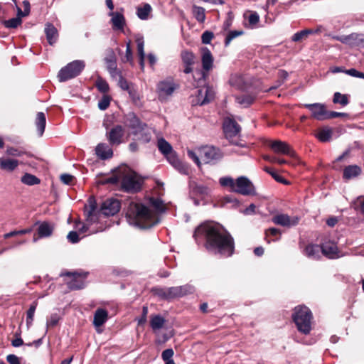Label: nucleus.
Masks as SVG:
<instances>
[{
	"mask_svg": "<svg viewBox=\"0 0 364 364\" xmlns=\"http://www.w3.org/2000/svg\"><path fill=\"white\" fill-rule=\"evenodd\" d=\"M193 237L196 241L200 237H203L207 250L215 254L230 257L234 252L233 238L218 224L205 223L200 225L195 230Z\"/></svg>",
	"mask_w": 364,
	"mask_h": 364,
	"instance_id": "1",
	"label": "nucleus"
},
{
	"mask_svg": "<svg viewBox=\"0 0 364 364\" xmlns=\"http://www.w3.org/2000/svg\"><path fill=\"white\" fill-rule=\"evenodd\" d=\"M154 210L140 203H131L127 212L128 223L141 229L150 228L159 223V213L165 210L164 205L159 198H151Z\"/></svg>",
	"mask_w": 364,
	"mask_h": 364,
	"instance_id": "2",
	"label": "nucleus"
},
{
	"mask_svg": "<svg viewBox=\"0 0 364 364\" xmlns=\"http://www.w3.org/2000/svg\"><path fill=\"white\" fill-rule=\"evenodd\" d=\"M312 314L305 306H298L294 309L293 320L299 332L309 334L311 330Z\"/></svg>",
	"mask_w": 364,
	"mask_h": 364,
	"instance_id": "3",
	"label": "nucleus"
},
{
	"mask_svg": "<svg viewBox=\"0 0 364 364\" xmlns=\"http://www.w3.org/2000/svg\"><path fill=\"white\" fill-rule=\"evenodd\" d=\"M200 53L203 70L196 71L193 75L195 79L198 77V81L196 85L198 87L205 85V77H207L206 73L212 69L213 65V57L208 48H201Z\"/></svg>",
	"mask_w": 364,
	"mask_h": 364,
	"instance_id": "4",
	"label": "nucleus"
},
{
	"mask_svg": "<svg viewBox=\"0 0 364 364\" xmlns=\"http://www.w3.org/2000/svg\"><path fill=\"white\" fill-rule=\"evenodd\" d=\"M85 66L83 60H74L60 69L58 74L60 82H65L75 77L82 72Z\"/></svg>",
	"mask_w": 364,
	"mask_h": 364,
	"instance_id": "5",
	"label": "nucleus"
},
{
	"mask_svg": "<svg viewBox=\"0 0 364 364\" xmlns=\"http://www.w3.org/2000/svg\"><path fill=\"white\" fill-rule=\"evenodd\" d=\"M122 186L128 192H136L140 189L141 183L136 173L125 168L122 178Z\"/></svg>",
	"mask_w": 364,
	"mask_h": 364,
	"instance_id": "6",
	"label": "nucleus"
},
{
	"mask_svg": "<svg viewBox=\"0 0 364 364\" xmlns=\"http://www.w3.org/2000/svg\"><path fill=\"white\" fill-rule=\"evenodd\" d=\"M86 272H66L62 273L61 276H66L70 278L67 284L70 289H80L85 287V279L87 277Z\"/></svg>",
	"mask_w": 364,
	"mask_h": 364,
	"instance_id": "7",
	"label": "nucleus"
},
{
	"mask_svg": "<svg viewBox=\"0 0 364 364\" xmlns=\"http://www.w3.org/2000/svg\"><path fill=\"white\" fill-rule=\"evenodd\" d=\"M178 87L177 85L174 83L173 80L168 79L159 82L157 84L156 91L158 93L159 99L161 101H164L170 97L175 90Z\"/></svg>",
	"mask_w": 364,
	"mask_h": 364,
	"instance_id": "8",
	"label": "nucleus"
},
{
	"mask_svg": "<svg viewBox=\"0 0 364 364\" xmlns=\"http://www.w3.org/2000/svg\"><path fill=\"white\" fill-rule=\"evenodd\" d=\"M198 155L204 164H209L220 159L223 156L220 151L213 146H203L198 149Z\"/></svg>",
	"mask_w": 364,
	"mask_h": 364,
	"instance_id": "9",
	"label": "nucleus"
},
{
	"mask_svg": "<svg viewBox=\"0 0 364 364\" xmlns=\"http://www.w3.org/2000/svg\"><path fill=\"white\" fill-rule=\"evenodd\" d=\"M223 129L226 138L232 144H237V140L234 138L237 137L240 132V127L237 123L230 118H227L224 120Z\"/></svg>",
	"mask_w": 364,
	"mask_h": 364,
	"instance_id": "10",
	"label": "nucleus"
},
{
	"mask_svg": "<svg viewBox=\"0 0 364 364\" xmlns=\"http://www.w3.org/2000/svg\"><path fill=\"white\" fill-rule=\"evenodd\" d=\"M303 107L308 109L311 114V117L318 121L327 120L328 110L323 103L304 104Z\"/></svg>",
	"mask_w": 364,
	"mask_h": 364,
	"instance_id": "11",
	"label": "nucleus"
},
{
	"mask_svg": "<svg viewBox=\"0 0 364 364\" xmlns=\"http://www.w3.org/2000/svg\"><path fill=\"white\" fill-rule=\"evenodd\" d=\"M234 192L248 196L255 193L252 183L246 177L240 176L235 181Z\"/></svg>",
	"mask_w": 364,
	"mask_h": 364,
	"instance_id": "12",
	"label": "nucleus"
},
{
	"mask_svg": "<svg viewBox=\"0 0 364 364\" xmlns=\"http://www.w3.org/2000/svg\"><path fill=\"white\" fill-rule=\"evenodd\" d=\"M121 11H110L108 15L111 17L110 22L113 30L123 31L126 26V19L123 14L124 9L122 8Z\"/></svg>",
	"mask_w": 364,
	"mask_h": 364,
	"instance_id": "13",
	"label": "nucleus"
},
{
	"mask_svg": "<svg viewBox=\"0 0 364 364\" xmlns=\"http://www.w3.org/2000/svg\"><path fill=\"white\" fill-rule=\"evenodd\" d=\"M120 210V203L117 199L109 198L102 203L101 212L105 215H114Z\"/></svg>",
	"mask_w": 364,
	"mask_h": 364,
	"instance_id": "14",
	"label": "nucleus"
},
{
	"mask_svg": "<svg viewBox=\"0 0 364 364\" xmlns=\"http://www.w3.org/2000/svg\"><path fill=\"white\" fill-rule=\"evenodd\" d=\"M197 95V104L203 105L210 102L215 97V90L213 87L209 86H203L199 89Z\"/></svg>",
	"mask_w": 364,
	"mask_h": 364,
	"instance_id": "15",
	"label": "nucleus"
},
{
	"mask_svg": "<svg viewBox=\"0 0 364 364\" xmlns=\"http://www.w3.org/2000/svg\"><path fill=\"white\" fill-rule=\"evenodd\" d=\"M124 134V128L121 125H117L107 131L106 135L109 144L114 146L122 143Z\"/></svg>",
	"mask_w": 364,
	"mask_h": 364,
	"instance_id": "16",
	"label": "nucleus"
},
{
	"mask_svg": "<svg viewBox=\"0 0 364 364\" xmlns=\"http://www.w3.org/2000/svg\"><path fill=\"white\" fill-rule=\"evenodd\" d=\"M321 247L322 254L329 259H337L343 256L340 253L337 245L333 242H326L322 244Z\"/></svg>",
	"mask_w": 364,
	"mask_h": 364,
	"instance_id": "17",
	"label": "nucleus"
},
{
	"mask_svg": "<svg viewBox=\"0 0 364 364\" xmlns=\"http://www.w3.org/2000/svg\"><path fill=\"white\" fill-rule=\"evenodd\" d=\"M165 156L166 157L168 161L180 173L186 175L188 174V165L181 161L174 151L171 152Z\"/></svg>",
	"mask_w": 364,
	"mask_h": 364,
	"instance_id": "18",
	"label": "nucleus"
},
{
	"mask_svg": "<svg viewBox=\"0 0 364 364\" xmlns=\"http://www.w3.org/2000/svg\"><path fill=\"white\" fill-rule=\"evenodd\" d=\"M125 125L132 129V134L137 135L138 129L143 128L144 123H141L138 117L133 112H129L125 117Z\"/></svg>",
	"mask_w": 364,
	"mask_h": 364,
	"instance_id": "19",
	"label": "nucleus"
},
{
	"mask_svg": "<svg viewBox=\"0 0 364 364\" xmlns=\"http://www.w3.org/2000/svg\"><path fill=\"white\" fill-rule=\"evenodd\" d=\"M299 218L296 216L290 217L287 214L274 215V223L283 227L291 228L299 223Z\"/></svg>",
	"mask_w": 364,
	"mask_h": 364,
	"instance_id": "20",
	"label": "nucleus"
},
{
	"mask_svg": "<svg viewBox=\"0 0 364 364\" xmlns=\"http://www.w3.org/2000/svg\"><path fill=\"white\" fill-rule=\"evenodd\" d=\"M168 291L169 299H173L192 293L193 291V288L190 285H183L178 287H168Z\"/></svg>",
	"mask_w": 364,
	"mask_h": 364,
	"instance_id": "21",
	"label": "nucleus"
},
{
	"mask_svg": "<svg viewBox=\"0 0 364 364\" xmlns=\"http://www.w3.org/2000/svg\"><path fill=\"white\" fill-rule=\"evenodd\" d=\"M231 86L237 90H245L250 86V82L247 77L242 75H232L230 79Z\"/></svg>",
	"mask_w": 364,
	"mask_h": 364,
	"instance_id": "22",
	"label": "nucleus"
},
{
	"mask_svg": "<svg viewBox=\"0 0 364 364\" xmlns=\"http://www.w3.org/2000/svg\"><path fill=\"white\" fill-rule=\"evenodd\" d=\"M181 60L185 65L183 72L186 74L193 71L192 66L196 62V56L193 53L188 50H183L181 54Z\"/></svg>",
	"mask_w": 364,
	"mask_h": 364,
	"instance_id": "23",
	"label": "nucleus"
},
{
	"mask_svg": "<svg viewBox=\"0 0 364 364\" xmlns=\"http://www.w3.org/2000/svg\"><path fill=\"white\" fill-rule=\"evenodd\" d=\"M107 319L108 312L107 310L99 308L95 311L93 318V325L97 328V332H101V331L97 330V328L101 327Z\"/></svg>",
	"mask_w": 364,
	"mask_h": 364,
	"instance_id": "24",
	"label": "nucleus"
},
{
	"mask_svg": "<svg viewBox=\"0 0 364 364\" xmlns=\"http://www.w3.org/2000/svg\"><path fill=\"white\" fill-rule=\"evenodd\" d=\"M321 247L318 245L309 244L305 247L303 253L311 259H318L321 257Z\"/></svg>",
	"mask_w": 364,
	"mask_h": 364,
	"instance_id": "25",
	"label": "nucleus"
},
{
	"mask_svg": "<svg viewBox=\"0 0 364 364\" xmlns=\"http://www.w3.org/2000/svg\"><path fill=\"white\" fill-rule=\"evenodd\" d=\"M97 156L101 159H107L112 156V149L106 144H99L95 148Z\"/></svg>",
	"mask_w": 364,
	"mask_h": 364,
	"instance_id": "26",
	"label": "nucleus"
},
{
	"mask_svg": "<svg viewBox=\"0 0 364 364\" xmlns=\"http://www.w3.org/2000/svg\"><path fill=\"white\" fill-rule=\"evenodd\" d=\"M361 173V168L357 165H350L343 170V178L349 180L358 176Z\"/></svg>",
	"mask_w": 364,
	"mask_h": 364,
	"instance_id": "27",
	"label": "nucleus"
},
{
	"mask_svg": "<svg viewBox=\"0 0 364 364\" xmlns=\"http://www.w3.org/2000/svg\"><path fill=\"white\" fill-rule=\"evenodd\" d=\"M19 164L16 159L0 158V167L3 170L13 171Z\"/></svg>",
	"mask_w": 364,
	"mask_h": 364,
	"instance_id": "28",
	"label": "nucleus"
},
{
	"mask_svg": "<svg viewBox=\"0 0 364 364\" xmlns=\"http://www.w3.org/2000/svg\"><path fill=\"white\" fill-rule=\"evenodd\" d=\"M45 33L46 38L50 45L55 43L58 38V31L52 24L48 23L46 26Z\"/></svg>",
	"mask_w": 364,
	"mask_h": 364,
	"instance_id": "29",
	"label": "nucleus"
},
{
	"mask_svg": "<svg viewBox=\"0 0 364 364\" xmlns=\"http://www.w3.org/2000/svg\"><path fill=\"white\" fill-rule=\"evenodd\" d=\"M274 152H279L291 156L294 154L287 143L279 140H274Z\"/></svg>",
	"mask_w": 364,
	"mask_h": 364,
	"instance_id": "30",
	"label": "nucleus"
},
{
	"mask_svg": "<svg viewBox=\"0 0 364 364\" xmlns=\"http://www.w3.org/2000/svg\"><path fill=\"white\" fill-rule=\"evenodd\" d=\"M46 124V115L43 112H39L36 114L35 124L37 127L38 134L39 136H41L45 131Z\"/></svg>",
	"mask_w": 364,
	"mask_h": 364,
	"instance_id": "31",
	"label": "nucleus"
},
{
	"mask_svg": "<svg viewBox=\"0 0 364 364\" xmlns=\"http://www.w3.org/2000/svg\"><path fill=\"white\" fill-rule=\"evenodd\" d=\"M138 139L144 143H148L151 139V130L147 128L145 124H143V128L138 129Z\"/></svg>",
	"mask_w": 364,
	"mask_h": 364,
	"instance_id": "32",
	"label": "nucleus"
},
{
	"mask_svg": "<svg viewBox=\"0 0 364 364\" xmlns=\"http://www.w3.org/2000/svg\"><path fill=\"white\" fill-rule=\"evenodd\" d=\"M107 70L112 77H117L120 72L117 70L116 60L114 56L106 58Z\"/></svg>",
	"mask_w": 364,
	"mask_h": 364,
	"instance_id": "33",
	"label": "nucleus"
},
{
	"mask_svg": "<svg viewBox=\"0 0 364 364\" xmlns=\"http://www.w3.org/2000/svg\"><path fill=\"white\" fill-rule=\"evenodd\" d=\"M151 11L152 8L151 5L149 4H144L142 6H139L136 9V15L141 20H146L148 19Z\"/></svg>",
	"mask_w": 364,
	"mask_h": 364,
	"instance_id": "34",
	"label": "nucleus"
},
{
	"mask_svg": "<svg viewBox=\"0 0 364 364\" xmlns=\"http://www.w3.org/2000/svg\"><path fill=\"white\" fill-rule=\"evenodd\" d=\"M319 31L318 29L313 30V29H304L301 31L296 32L291 37V40L294 42H299L301 41L304 38H306L308 37L310 34L316 33Z\"/></svg>",
	"mask_w": 364,
	"mask_h": 364,
	"instance_id": "35",
	"label": "nucleus"
},
{
	"mask_svg": "<svg viewBox=\"0 0 364 364\" xmlns=\"http://www.w3.org/2000/svg\"><path fill=\"white\" fill-rule=\"evenodd\" d=\"M333 102L334 104H339L342 107H345L349 104V95L347 94H341L339 92H336L333 94Z\"/></svg>",
	"mask_w": 364,
	"mask_h": 364,
	"instance_id": "36",
	"label": "nucleus"
},
{
	"mask_svg": "<svg viewBox=\"0 0 364 364\" xmlns=\"http://www.w3.org/2000/svg\"><path fill=\"white\" fill-rule=\"evenodd\" d=\"M157 146L159 148V150L164 156L173 151L171 145L163 138H161L158 140Z\"/></svg>",
	"mask_w": 364,
	"mask_h": 364,
	"instance_id": "37",
	"label": "nucleus"
},
{
	"mask_svg": "<svg viewBox=\"0 0 364 364\" xmlns=\"http://www.w3.org/2000/svg\"><path fill=\"white\" fill-rule=\"evenodd\" d=\"M244 18L247 20L249 26L254 28L259 22V16L257 12L247 11L244 14Z\"/></svg>",
	"mask_w": 364,
	"mask_h": 364,
	"instance_id": "38",
	"label": "nucleus"
},
{
	"mask_svg": "<svg viewBox=\"0 0 364 364\" xmlns=\"http://www.w3.org/2000/svg\"><path fill=\"white\" fill-rule=\"evenodd\" d=\"M53 230V226L48 223H43L38 227V234L41 237L50 236Z\"/></svg>",
	"mask_w": 364,
	"mask_h": 364,
	"instance_id": "39",
	"label": "nucleus"
},
{
	"mask_svg": "<svg viewBox=\"0 0 364 364\" xmlns=\"http://www.w3.org/2000/svg\"><path fill=\"white\" fill-rule=\"evenodd\" d=\"M164 323L165 319L159 315H155L151 318L150 325L153 330H159L161 328Z\"/></svg>",
	"mask_w": 364,
	"mask_h": 364,
	"instance_id": "40",
	"label": "nucleus"
},
{
	"mask_svg": "<svg viewBox=\"0 0 364 364\" xmlns=\"http://www.w3.org/2000/svg\"><path fill=\"white\" fill-rule=\"evenodd\" d=\"M193 14L196 18V20L200 23H203L205 20V14L204 8L201 6H198L196 5H193L192 7Z\"/></svg>",
	"mask_w": 364,
	"mask_h": 364,
	"instance_id": "41",
	"label": "nucleus"
},
{
	"mask_svg": "<svg viewBox=\"0 0 364 364\" xmlns=\"http://www.w3.org/2000/svg\"><path fill=\"white\" fill-rule=\"evenodd\" d=\"M37 306V302L34 301L33 304L30 306L28 310L26 313V325L27 328H29L32 325L34 314L36 309Z\"/></svg>",
	"mask_w": 364,
	"mask_h": 364,
	"instance_id": "42",
	"label": "nucleus"
},
{
	"mask_svg": "<svg viewBox=\"0 0 364 364\" xmlns=\"http://www.w3.org/2000/svg\"><path fill=\"white\" fill-rule=\"evenodd\" d=\"M21 182L28 186H33L38 184L40 183V180L32 174L26 173L22 176Z\"/></svg>",
	"mask_w": 364,
	"mask_h": 364,
	"instance_id": "43",
	"label": "nucleus"
},
{
	"mask_svg": "<svg viewBox=\"0 0 364 364\" xmlns=\"http://www.w3.org/2000/svg\"><path fill=\"white\" fill-rule=\"evenodd\" d=\"M351 46L364 47V34L351 33Z\"/></svg>",
	"mask_w": 364,
	"mask_h": 364,
	"instance_id": "44",
	"label": "nucleus"
},
{
	"mask_svg": "<svg viewBox=\"0 0 364 364\" xmlns=\"http://www.w3.org/2000/svg\"><path fill=\"white\" fill-rule=\"evenodd\" d=\"M235 100L238 104L245 107L250 105L253 102L254 98L250 95H241L236 96Z\"/></svg>",
	"mask_w": 364,
	"mask_h": 364,
	"instance_id": "45",
	"label": "nucleus"
},
{
	"mask_svg": "<svg viewBox=\"0 0 364 364\" xmlns=\"http://www.w3.org/2000/svg\"><path fill=\"white\" fill-rule=\"evenodd\" d=\"M22 23V20L20 17H15L11 19L6 20L4 21V25L6 28H16L18 26H20Z\"/></svg>",
	"mask_w": 364,
	"mask_h": 364,
	"instance_id": "46",
	"label": "nucleus"
},
{
	"mask_svg": "<svg viewBox=\"0 0 364 364\" xmlns=\"http://www.w3.org/2000/svg\"><path fill=\"white\" fill-rule=\"evenodd\" d=\"M152 291L155 295L158 296L161 299H166V300H170L168 287H164V288L157 287V288L153 289Z\"/></svg>",
	"mask_w": 364,
	"mask_h": 364,
	"instance_id": "47",
	"label": "nucleus"
},
{
	"mask_svg": "<svg viewBox=\"0 0 364 364\" xmlns=\"http://www.w3.org/2000/svg\"><path fill=\"white\" fill-rule=\"evenodd\" d=\"M220 184L223 187H229L232 191H234L235 181L231 177H222L219 180Z\"/></svg>",
	"mask_w": 364,
	"mask_h": 364,
	"instance_id": "48",
	"label": "nucleus"
},
{
	"mask_svg": "<svg viewBox=\"0 0 364 364\" xmlns=\"http://www.w3.org/2000/svg\"><path fill=\"white\" fill-rule=\"evenodd\" d=\"M135 41L137 44V50L139 56L145 55L144 47V38L141 35L137 34L135 36Z\"/></svg>",
	"mask_w": 364,
	"mask_h": 364,
	"instance_id": "49",
	"label": "nucleus"
},
{
	"mask_svg": "<svg viewBox=\"0 0 364 364\" xmlns=\"http://www.w3.org/2000/svg\"><path fill=\"white\" fill-rule=\"evenodd\" d=\"M96 87L102 93H107L109 91L108 83L101 77L97 78L95 82Z\"/></svg>",
	"mask_w": 364,
	"mask_h": 364,
	"instance_id": "50",
	"label": "nucleus"
},
{
	"mask_svg": "<svg viewBox=\"0 0 364 364\" xmlns=\"http://www.w3.org/2000/svg\"><path fill=\"white\" fill-rule=\"evenodd\" d=\"M332 132L331 129H323L318 134V139L323 142L328 141L331 139Z\"/></svg>",
	"mask_w": 364,
	"mask_h": 364,
	"instance_id": "51",
	"label": "nucleus"
},
{
	"mask_svg": "<svg viewBox=\"0 0 364 364\" xmlns=\"http://www.w3.org/2000/svg\"><path fill=\"white\" fill-rule=\"evenodd\" d=\"M6 154L11 156H21L23 154H26V151L13 146H8L6 150Z\"/></svg>",
	"mask_w": 364,
	"mask_h": 364,
	"instance_id": "52",
	"label": "nucleus"
},
{
	"mask_svg": "<svg viewBox=\"0 0 364 364\" xmlns=\"http://www.w3.org/2000/svg\"><path fill=\"white\" fill-rule=\"evenodd\" d=\"M193 191L196 194H198L200 196H207L210 193V188L205 186L203 185H196L193 188Z\"/></svg>",
	"mask_w": 364,
	"mask_h": 364,
	"instance_id": "53",
	"label": "nucleus"
},
{
	"mask_svg": "<svg viewBox=\"0 0 364 364\" xmlns=\"http://www.w3.org/2000/svg\"><path fill=\"white\" fill-rule=\"evenodd\" d=\"M187 154L188 157L191 158L197 164V166L200 167L202 161L200 158V156L198 155V149L196 151L188 150Z\"/></svg>",
	"mask_w": 364,
	"mask_h": 364,
	"instance_id": "54",
	"label": "nucleus"
},
{
	"mask_svg": "<svg viewBox=\"0 0 364 364\" xmlns=\"http://www.w3.org/2000/svg\"><path fill=\"white\" fill-rule=\"evenodd\" d=\"M111 98L108 95H104L98 102V107L101 110H105L110 104Z\"/></svg>",
	"mask_w": 364,
	"mask_h": 364,
	"instance_id": "55",
	"label": "nucleus"
},
{
	"mask_svg": "<svg viewBox=\"0 0 364 364\" xmlns=\"http://www.w3.org/2000/svg\"><path fill=\"white\" fill-rule=\"evenodd\" d=\"M243 33L242 31H231L228 33L227 35L225 40V46H228L232 39L241 36Z\"/></svg>",
	"mask_w": 364,
	"mask_h": 364,
	"instance_id": "56",
	"label": "nucleus"
},
{
	"mask_svg": "<svg viewBox=\"0 0 364 364\" xmlns=\"http://www.w3.org/2000/svg\"><path fill=\"white\" fill-rule=\"evenodd\" d=\"M277 76L279 78V80L276 83L274 82V89L280 86L284 82V81L287 78L288 73L284 70H279L277 73Z\"/></svg>",
	"mask_w": 364,
	"mask_h": 364,
	"instance_id": "57",
	"label": "nucleus"
},
{
	"mask_svg": "<svg viewBox=\"0 0 364 364\" xmlns=\"http://www.w3.org/2000/svg\"><path fill=\"white\" fill-rule=\"evenodd\" d=\"M132 60H133V55H132V51L131 49V41H129L126 44V53H125L124 61H127V62L132 63Z\"/></svg>",
	"mask_w": 364,
	"mask_h": 364,
	"instance_id": "58",
	"label": "nucleus"
},
{
	"mask_svg": "<svg viewBox=\"0 0 364 364\" xmlns=\"http://www.w3.org/2000/svg\"><path fill=\"white\" fill-rule=\"evenodd\" d=\"M213 37L214 34L213 32L206 31L201 36L202 43L204 44H209Z\"/></svg>",
	"mask_w": 364,
	"mask_h": 364,
	"instance_id": "59",
	"label": "nucleus"
},
{
	"mask_svg": "<svg viewBox=\"0 0 364 364\" xmlns=\"http://www.w3.org/2000/svg\"><path fill=\"white\" fill-rule=\"evenodd\" d=\"M173 354H174V352H173V349L168 348V349L164 350L162 352L161 358L164 361L171 360H173L172 357H173Z\"/></svg>",
	"mask_w": 364,
	"mask_h": 364,
	"instance_id": "60",
	"label": "nucleus"
},
{
	"mask_svg": "<svg viewBox=\"0 0 364 364\" xmlns=\"http://www.w3.org/2000/svg\"><path fill=\"white\" fill-rule=\"evenodd\" d=\"M58 321H59V318H58V315H56V314L51 315L50 318L47 321V323H46L47 328L54 327L55 326L57 325V323H58Z\"/></svg>",
	"mask_w": 364,
	"mask_h": 364,
	"instance_id": "61",
	"label": "nucleus"
},
{
	"mask_svg": "<svg viewBox=\"0 0 364 364\" xmlns=\"http://www.w3.org/2000/svg\"><path fill=\"white\" fill-rule=\"evenodd\" d=\"M67 238L72 243H76V242H77L80 240L79 235L75 231H70L68 233V235L67 236Z\"/></svg>",
	"mask_w": 364,
	"mask_h": 364,
	"instance_id": "62",
	"label": "nucleus"
},
{
	"mask_svg": "<svg viewBox=\"0 0 364 364\" xmlns=\"http://www.w3.org/2000/svg\"><path fill=\"white\" fill-rule=\"evenodd\" d=\"M334 38L343 43H346L351 46V34L348 36H336Z\"/></svg>",
	"mask_w": 364,
	"mask_h": 364,
	"instance_id": "63",
	"label": "nucleus"
},
{
	"mask_svg": "<svg viewBox=\"0 0 364 364\" xmlns=\"http://www.w3.org/2000/svg\"><path fill=\"white\" fill-rule=\"evenodd\" d=\"M6 360L9 364H21L19 358L14 354L7 355Z\"/></svg>",
	"mask_w": 364,
	"mask_h": 364,
	"instance_id": "64",
	"label": "nucleus"
}]
</instances>
